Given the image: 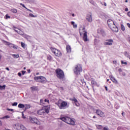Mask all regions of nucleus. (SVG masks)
I'll return each instance as SVG.
<instances>
[{"label": "nucleus", "mask_w": 130, "mask_h": 130, "mask_svg": "<svg viewBox=\"0 0 130 130\" xmlns=\"http://www.w3.org/2000/svg\"><path fill=\"white\" fill-rule=\"evenodd\" d=\"M118 72H119L120 73H121V72H122V69H118Z\"/></svg>", "instance_id": "52"}, {"label": "nucleus", "mask_w": 130, "mask_h": 130, "mask_svg": "<svg viewBox=\"0 0 130 130\" xmlns=\"http://www.w3.org/2000/svg\"><path fill=\"white\" fill-rule=\"evenodd\" d=\"M82 71V66L80 64L76 65L74 69V72L75 75H80Z\"/></svg>", "instance_id": "7"}, {"label": "nucleus", "mask_w": 130, "mask_h": 130, "mask_svg": "<svg viewBox=\"0 0 130 130\" xmlns=\"http://www.w3.org/2000/svg\"><path fill=\"white\" fill-rule=\"evenodd\" d=\"M111 30L113 31V32H118V28H117L115 24H114L112 26L110 27Z\"/></svg>", "instance_id": "18"}, {"label": "nucleus", "mask_w": 130, "mask_h": 130, "mask_svg": "<svg viewBox=\"0 0 130 130\" xmlns=\"http://www.w3.org/2000/svg\"><path fill=\"white\" fill-rule=\"evenodd\" d=\"M61 120H62L66 123H68V124H71L72 125H74L75 124V121L72 119V118L69 117H61L60 118Z\"/></svg>", "instance_id": "4"}, {"label": "nucleus", "mask_w": 130, "mask_h": 130, "mask_svg": "<svg viewBox=\"0 0 130 130\" xmlns=\"http://www.w3.org/2000/svg\"><path fill=\"white\" fill-rule=\"evenodd\" d=\"M48 99H49L50 100H52V94H49Z\"/></svg>", "instance_id": "37"}, {"label": "nucleus", "mask_w": 130, "mask_h": 130, "mask_svg": "<svg viewBox=\"0 0 130 130\" xmlns=\"http://www.w3.org/2000/svg\"><path fill=\"white\" fill-rule=\"evenodd\" d=\"M21 47H23V48H26V44H25V43L21 42Z\"/></svg>", "instance_id": "35"}, {"label": "nucleus", "mask_w": 130, "mask_h": 130, "mask_svg": "<svg viewBox=\"0 0 130 130\" xmlns=\"http://www.w3.org/2000/svg\"><path fill=\"white\" fill-rule=\"evenodd\" d=\"M115 24H114V22L111 19H109L108 20V25L109 26V27L110 28L111 27H112L113 26V25H115Z\"/></svg>", "instance_id": "17"}, {"label": "nucleus", "mask_w": 130, "mask_h": 130, "mask_svg": "<svg viewBox=\"0 0 130 130\" xmlns=\"http://www.w3.org/2000/svg\"><path fill=\"white\" fill-rule=\"evenodd\" d=\"M71 24L72 25H73V28H77L78 25L75 23V22L72 21Z\"/></svg>", "instance_id": "26"}, {"label": "nucleus", "mask_w": 130, "mask_h": 130, "mask_svg": "<svg viewBox=\"0 0 130 130\" xmlns=\"http://www.w3.org/2000/svg\"><path fill=\"white\" fill-rule=\"evenodd\" d=\"M18 108H25V105L23 104H19L18 106Z\"/></svg>", "instance_id": "25"}, {"label": "nucleus", "mask_w": 130, "mask_h": 130, "mask_svg": "<svg viewBox=\"0 0 130 130\" xmlns=\"http://www.w3.org/2000/svg\"><path fill=\"white\" fill-rule=\"evenodd\" d=\"M104 45L111 46L113 44V40L112 39L107 40L106 42L104 43Z\"/></svg>", "instance_id": "13"}, {"label": "nucleus", "mask_w": 130, "mask_h": 130, "mask_svg": "<svg viewBox=\"0 0 130 130\" xmlns=\"http://www.w3.org/2000/svg\"><path fill=\"white\" fill-rule=\"evenodd\" d=\"M92 5L93 6H97V4H96V3H95V2H94L93 1H92Z\"/></svg>", "instance_id": "44"}, {"label": "nucleus", "mask_w": 130, "mask_h": 130, "mask_svg": "<svg viewBox=\"0 0 130 130\" xmlns=\"http://www.w3.org/2000/svg\"><path fill=\"white\" fill-rule=\"evenodd\" d=\"M55 72L57 78H58V79L62 80H64V73H63V71H62V70L58 69L56 70Z\"/></svg>", "instance_id": "3"}, {"label": "nucleus", "mask_w": 130, "mask_h": 130, "mask_svg": "<svg viewBox=\"0 0 130 130\" xmlns=\"http://www.w3.org/2000/svg\"><path fill=\"white\" fill-rule=\"evenodd\" d=\"M29 17H31V18H36L37 17V15H34L33 14L30 13L29 14Z\"/></svg>", "instance_id": "34"}, {"label": "nucleus", "mask_w": 130, "mask_h": 130, "mask_svg": "<svg viewBox=\"0 0 130 130\" xmlns=\"http://www.w3.org/2000/svg\"><path fill=\"white\" fill-rule=\"evenodd\" d=\"M31 89L32 91H36V90H37L38 88L36 86H32L31 87Z\"/></svg>", "instance_id": "33"}, {"label": "nucleus", "mask_w": 130, "mask_h": 130, "mask_svg": "<svg viewBox=\"0 0 130 130\" xmlns=\"http://www.w3.org/2000/svg\"><path fill=\"white\" fill-rule=\"evenodd\" d=\"M122 76H123L124 77H125V73L123 72V73H122Z\"/></svg>", "instance_id": "54"}, {"label": "nucleus", "mask_w": 130, "mask_h": 130, "mask_svg": "<svg viewBox=\"0 0 130 130\" xmlns=\"http://www.w3.org/2000/svg\"><path fill=\"white\" fill-rule=\"evenodd\" d=\"M127 16H128V17H130V12H128L127 13Z\"/></svg>", "instance_id": "55"}, {"label": "nucleus", "mask_w": 130, "mask_h": 130, "mask_svg": "<svg viewBox=\"0 0 130 130\" xmlns=\"http://www.w3.org/2000/svg\"><path fill=\"white\" fill-rule=\"evenodd\" d=\"M29 121L31 122V123H36V124H40V122H39L38 119L36 118V117H29Z\"/></svg>", "instance_id": "9"}, {"label": "nucleus", "mask_w": 130, "mask_h": 130, "mask_svg": "<svg viewBox=\"0 0 130 130\" xmlns=\"http://www.w3.org/2000/svg\"><path fill=\"white\" fill-rule=\"evenodd\" d=\"M20 6H22V7H23V8H24L25 9H27V8L25 6V5L23 4H20Z\"/></svg>", "instance_id": "45"}, {"label": "nucleus", "mask_w": 130, "mask_h": 130, "mask_svg": "<svg viewBox=\"0 0 130 130\" xmlns=\"http://www.w3.org/2000/svg\"><path fill=\"white\" fill-rule=\"evenodd\" d=\"M5 44L6 45H8L10 48H14V49H17V47L15 46V45L13 44L12 43L8 42H5Z\"/></svg>", "instance_id": "14"}, {"label": "nucleus", "mask_w": 130, "mask_h": 130, "mask_svg": "<svg viewBox=\"0 0 130 130\" xmlns=\"http://www.w3.org/2000/svg\"><path fill=\"white\" fill-rule=\"evenodd\" d=\"M97 128H98V129L99 130H102L103 129V126L102 125H98L96 126Z\"/></svg>", "instance_id": "28"}, {"label": "nucleus", "mask_w": 130, "mask_h": 130, "mask_svg": "<svg viewBox=\"0 0 130 130\" xmlns=\"http://www.w3.org/2000/svg\"><path fill=\"white\" fill-rule=\"evenodd\" d=\"M86 20L88 21V22H91L93 21V19L92 18V14L90 13V14L87 15Z\"/></svg>", "instance_id": "15"}, {"label": "nucleus", "mask_w": 130, "mask_h": 130, "mask_svg": "<svg viewBox=\"0 0 130 130\" xmlns=\"http://www.w3.org/2000/svg\"><path fill=\"white\" fill-rule=\"evenodd\" d=\"M90 81L91 82V85H97V82H96V81L94 80H93V78H91Z\"/></svg>", "instance_id": "27"}, {"label": "nucleus", "mask_w": 130, "mask_h": 130, "mask_svg": "<svg viewBox=\"0 0 130 130\" xmlns=\"http://www.w3.org/2000/svg\"><path fill=\"white\" fill-rule=\"evenodd\" d=\"M96 113L101 117H104L105 116V114H104V113H103V112H102V111H101L100 109L96 110Z\"/></svg>", "instance_id": "12"}, {"label": "nucleus", "mask_w": 130, "mask_h": 130, "mask_svg": "<svg viewBox=\"0 0 130 130\" xmlns=\"http://www.w3.org/2000/svg\"><path fill=\"white\" fill-rule=\"evenodd\" d=\"M17 105H18V103H17V102H14L12 104V106H17Z\"/></svg>", "instance_id": "41"}, {"label": "nucleus", "mask_w": 130, "mask_h": 130, "mask_svg": "<svg viewBox=\"0 0 130 130\" xmlns=\"http://www.w3.org/2000/svg\"><path fill=\"white\" fill-rule=\"evenodd\" d=\"M6 89V85H4L2 86L0 85V90H5Z\"/></svg>", "instance_id": "31"}, {"label": "nucleus", "mask_w": 130, "mask_h": 130, "mask_svg": "<svg viewBox=\"0 0 130 130\" xmlns=\"http://www.w3.org/2000/svg\"><path fill=\"white\" fill-rule=\"evenodd\" d=\"M47 59H48L49 60H51V59H52V57H51V56H48Z\"/></svg>", "instance_id": "39"}, {"label": "nucleus", "mask_w": 130, "mask_h": 130, "mask_svg": "<svg viewBox=\"0 0 130 130\" xmlns=\"http://www.w3.org/2000/svg\"><path fill=\"white\" fill-rule=\"evenodd\" d=\"M121 30H122V31H124V30H125V27H124V25L123 24L121 25Z\"/></svg>", "instance_id": "36"}, {"label": "nucleus", "mask_w": 130, "mask_h": 130, "mask_svg": "<svg viewBox=\"0 0 130 130\" xmlns=\"http://www.w3.org/2000/svg\"><path fill=\"white\" fill-rule=\"evenodd\" d=\"M121 63L122 64H125V65L127 64V62H124L123 60H121Z\"/></svg>", "instance_id": "40"}, {"label": "nucleus", "mask_w": 130, "mask_h": 130, "mask_svg": "<svg viewBox=\"0 0 130 130\" xmlns=\"http://www.w3.org/2000/svg\"><path fill=\"white\" fill-rule=\"evenodd\" d=\"M13 29L14 30V31H15V32H17V33H18V34H19V35H21V36H22V37H24V38H27V37H28V36H27V35L24 34V31L21 30V29L13 26Z\"/></svg>", "instance_id": "6"}, {"label": "nucleus", "mask_w": 130, "mask_h": 130, "mask_svg": "<svg viewBox=\"0 0 130 130\" xmlns=\"http://www.w3.org/2000/svg\"><path fill=\"white\" fill-rule=\"evenodd\" d=\"M11 18V16H9V15L7 14L6 15V19H10Z\"/></svg>", "instance_id": "42"}, {"label": "nucleus", "mask_w": 130, "mask_h": 130, "mask_svg": "<svg viewBox=\"0 0 130 130\" xmlns=\"http://www.w3.org/2000/svg\"><path fill=\"white\" fill-rule=\"evenodd\" d=\"M6 70H7V71H10V69H9V68H6Z\"/></svg>", "instance_id": "60"}, {"label": "nucleus", "mask_w": 130, "mask_h": 130, "mask_svg": "<svg viewBox=\"0 0 130 130\" xmlns=\"http://www.w3.org/2000/svg\"><path fill=\"white\" fill-rule=\"evenodd\" d=\"M85 78L86 80H87V81H90L91 79H92L91 78V77L88 76V75H85Z\"/></svg>", "instance_id": "29"}, {"label": "nucleus", "mask_w": 130, "mask_h": 130, "mask_svg": "<svg viewBox=\"0 0 130 130\" xmlns=\"http://www.w3.org/2000/svg\"><path fill=\"white\" fill-rule=\"evenodd\" d=\"M50 109V106H48L45 107V109H44L45 111V113H49V110Z\"/></svg>", "instance_id": "20"}, {"label": "nucleus", "mask_w": 130, "mask_h": 130, "mask_svg": "<svg viewBox=\"0 0 130 130\" xmlns=\"http://www.w3.org/2000/svg\"><path fill=\"white\" fill-rule=\"evenodd\" d=\"M26 9H27V11H29V12H31V13H33V11H32V10H30L28 8H27Z\"/></svg>", "instance_id": "53"}, {"label": "nucleus", "mask_w": 130, "mask_h": 130, "mask_svg": "<svg viewBox=\"0 0 130 130\" xmlns=\"http://www.w3.org/2000/svg\"><path fill=\"white\" fill-rule=\"evenodd\" d=\"M107 82H109V83H111V82H109V79H107Z\"/></svg>", "instance_id": "62"}, {"label": "nucleus", "mask_w": 130, "mask_h": 130, "mask_svg": "<svg viewBox=\"0 0 130 130\" xmlns=\"http://www.w3.org/2000/svg\"><path fill=\"white\" fill-rule=\"evenodd\" d=\"M104 5L105 7L107 6V5L106 4V3H104Z\"/></svg>", "instance_id": "59"}, {"label": "nucleus", "mask_w": 130, "mask_h": 130, "mask_svg": "<svg viewBox=\"0 0 130 130\" xmlns=\"http://www.w3.org/2000/svg\"><path fill=\"white\" fill-rule=\"evenodd\" d=\"M67 51L68 52V53H71L72 52V48L71 47V46L67 45L66 47Z\"/></svg>", "instance_id": "21"}, {"label": "nucleus", "mask_w": 130, "mask_h": 130, "mask_svg": "<svg viewBox=\"0 0 130 130\" xmlns=\"http://www.w3.org/2000/svg\"><path fill=\"white\" fill-rule=\"evenodd\" d=\"M40 102H41V105H44L45 103H47L48 104H49V100L48 99H45L44 100H41Z\"/></svg>", "instance_id": "16"}, {"label": "nucleus", "mask_w": 130, "mask_h": 130, "mask_svg": "<svg viewBox=\"0 0 130 130\" xmlns=\"http://www.w3.org/2000/svg\"><path fill=\"white\" fill-rule=\"evenodd\" d=\"M25 2H27L28 3H31L33 2V0H25Z\"/></svg>", "instance_id": "47"}, {"label": "nucleus", "mask_w": 130, "mask_h": 130, "mask_svg": "<svg viewBox=\"0 0 130 130\" xmlns=\"http://www.w3.org/2000/svg\"><path fill=\"white\" fill-rule=\"evenodd\" d=\"M15 128L17 130H26V127L20 124H15Z\"/></svg>", "instance_id": "10"}, {"label": "nucleus", "mask_w": 130, "mask_h": 130, "mask_svg": "<svg viewBox=\"0 0 130 130\" xmlns=\"http://www.w3.org/2000/svg\"><path fill=\"white\" fill-rule=\"evenodd\" d=\"M34 80L36 82H39V83H42V84H45L47 82L46 78L43 76H38L34 77Z\"/></svg>", "instance_id": "5"}, {"label": "nucleus", "mask_w": 130, "mask_h": 130, "mask_svg": "<svg viewBox=\"0 0 130 130\" xmlns=\"http://www.w3.org/2000/svg\"><path fill=\"white\" fill-rule=\"evenodd\" d=\"M12 56L14 58H18L19 54H12Z\"/></svg>", "instance_id": "32"}, {"label": "nucleus", "mask_w": 130, "mask_h": 130, "mask_svg": "<svg viewBox=\"0 0 130 130\" xmlns=\"http://www.w3.org/2000/svg\"><path fill=\"white\" fill-rule=\"evenodd\" d=\"M79 33L80 34V36H82L83 34V40L85 42L88 41V36L87 35V31H86V28L85 27H80L79 29Z\"/></svg>", "instance_id": "2"}, {"label": "nucleus", "mask_w": 130, "mask_h": 130, "mask_svg": "<svg viewBox=\"0 0 130 130\" xmlns=\"http://www.w3.org/2000/svg\"><path fill=\"white\" fill-rule=\"evenodd\" d=\"M0 125H3V122L0 120Z\"/></svg>", "instance_id": "58"}, {"label": "nucleus", "mask_w": 130, "mask_h": 130, "mask_svg": "<svg viewBox=\"0 0 130 130\" xmlns=\"http://www.w3.org/2000/svg\"><path fill=\"white\" fill-rule=\"evenodd\" d=\"M72 17H75V14L73 13V14H72Z\"/></svg>", "instance_id": "61"}, {"label": "nucleus", "mask_w": 130, "mask_h": 130, "mask_svg": "<svg viewBox=\"0 0 130 130\" xmlns=\"http://www.w3.org/2000/svg\"><path fill=\"white\" fill-rule=\"evenodd\" d=\"M70 100L72 101L73 103H74V104H75V105L77 107L80 106V103H79V101H78V100H77L76 98H74L73 99H70Z\"/></svg>", "instance_id": "11"}, {"label": "nucleus", "mask_w": 130, "mask_h": 130, "mask_svg": "<svg viewBox=\"0 0 130 130\" xmlns=\"http://www.w3.org/2000/svg\"><path fill=\"white\" fill-rule=\"evenodd\" d=\"M99 41L98 40H97L96 39H94V45H96L97 44V43H98Z\"/></svg>", "instance_id": "38"}, {"label": "nucleus", "mask_w": 130, "mask_h": 130, "mask_svg": "<svg viewBox=\"0 0 130 130\" xmlns=\"http://www.w3.org/2000/svg\"><path fill=\"white\" fill-rule=\"evenodd\" d=\"M12 13H14L15 14H16V13H18V10L17 9H12L11 10Z\"/></svg>", "instance_id": "30"}, {"label": "nucleus", "mask_w": 130, "mask_h": 130, "mask_svg": "<svg viewBox=\"0 0 130 130\" xmlns=\"http://www.w3.org/2000/svg\"><path fill=\"white\" fill-rule=\"evenodd\" d=\"M22 116L23 118H26V117L24 116V112H22Z\"/></svg>", "instance_id": "50"}, {"label": "nucleus", "mask_w": 130, "mask_h": 130, "mask_svg": "<svg viewBox=\"0 0 130 130\" xmlns=\"http://www.w3.org/2000/svg\"><path fill=\"white\" fill-rule=\"evenodd\" d=\"M125 12H127L128 11V8H125Z\"/></svg>", "instance_id": "56"}, {"label": "nucleus", "mask_w": 130, "mask_h": 130, "mask_svg": "<svg viewBox=\"0 0 130 130\" xmlns=\"http://www.w3.org/2000/svg\"><path fill=\"white\" fill-rule=\"evenodd\" d=\"M113 63H116V61H113Z\"/></svg>", "instance_id": "63"}, {"label": "nucleus", "mask_w": 130, "mask_h": 130, "mask_svg": "<svg viewBox=\"0 0 130 130\" xmlns=\"http://www.w3.org/2000/svg\"><path fill=\"white\" fill-rule=\"evenodd\" d=\"M51 50L56 56H60V55H61V53L60 52V51L54 48H51Z\"/></svg>", "instance_id": "8"}, {"label": "nucleus", "mask_w": 130, "mask_h": 130, "mask_svg": "<svg viewBox=\"0 0 130 130\" xmlns=\"http://www.w3.org/2000/svg\"><path fill=\"white\" fill-rule=\"evenodd\" d=\"M18 75L19 77H22V74L21 73V72H19L18 73Z\"/></svg>", "instance_id": "49"}, {"label": "nucleus", "mask_w": 130, "mask_h": 130, "mask_svg": "<svg viewBox=\"0 0 130 130\" xmlns=\"http://www.w3.org/2000/svg\"><path fill=\"white\" fill-rule=\"evenodd\" d=\"M37 113L40 115H43V114H44V113H45V111L44 110V109H42L41 110H38L37 111Z\"/></svg>", "instance_id": "19"}, {"label": "nucleus", "mask_w": 130, "mask_h": 130, "mask_svg": "<svg viewBox=\"0 0 130 130\" xmlns=\"http://www.w3.org/2000/svg\"><path fill=\"white\" fill-rule=\"evenodd\" d=\"M36 75H37V76H38V75H39V73H37Z\"/></svg>", "instance_id": "64"}, {"label": "nucleus", "mask_w": 130, "mask_h": 130, "mask_svg": "<svg viewBox=\"0 0 130 130\" xmlns=\"http://www.w3.org/2000/svg\"><path fill=\"white\" fill-rule=\"evenodd\" d=\"M103 129V130H109L108 127H107V126L104 127Z\"/></svg>", "instance_id": "48"}, {"label": "nucleus", "mask_w": 130, "mask_h": 130, "mask_svg": "<svg viewBox=\"0 0 130 130\" xmlns=\"http://www.w3.org/2000/svg\"><path fill=\"white\" fill-rule=\"evenodd\" d=\"M110 78L111 80V81H112L114 83V84H118V82L117 80H116V79L113 77L112 76H110Z\"/></svg>", "instance_id": "22"}, {"label": "nucleus", "mask_w": 130, "mask_h": 130, "mask_svg": "<svg viewBox=\"0 0 130 130\" xmlns=\"http://www.w3.org/2000/svg\"><path fill=\"white\" fill-rule=\"evenodd\" d=\"M24 106H25L24 108L25 110H27V109H29L31 108V106L29 104H25Z\"/></svg>", "instance_id": "24"}, {"label": "nucleus", "mask_w": 130, "mask_h": 130, "mask_svg": "<svg viewBox=\"0 0 130 130\" xmlns=\"http://www.w3.org/2000/svg\"><path fill=\"white\" fill-rule=\"evenodd\" d=\"M7 110L8 111H14V110L12 109H7Z\"/></svg>", "instance_id": "51"}, {"label": "nucleus", "mask_w": 130, "mask_h": 130, "mask_svg": "<svg viewBox=\"0 0 130 130\" xmlns=\"http://www.w3.org/2000/svg\"><path fill=\"white\" fill-rule=\"evenodd\" d=\"M97 31L99 34H102V35L104 34V30L101 28H99Z\"/></svg>", "instance_id": "23"}, {"label": "nucleus", "mask_w": 130, "mask_h": 130, "mask_svg": "<svg viewBox=\"0 0 130 130\" xmlns=\"http://www.w3.org/2000/svg\"><path fill=\"white\" fill-rule=\"evenodd\" d=\"M55 104L58 106L59 109H66L69 107L68 103L66 101H62L61 100H59Z\"/></svg>", "instance_id": "1"}, {"label": "nucleus", "mask_w": 130, "mask_h": 130, "mask_svg": "<svg viewBox=\"0 0 130 130\" xmlns=\"http://www.w3.org/2000/svg\"><path fill=\"white\" fill-rule=\"evenodd\" d=\"M3 118V119H5V118L8 119V118H10V117L9 115H7V116H4Z\"/></svg>", "instance_id": "43"}, {"label": "nucleus", "mask_w": 130, "mask_h": 130, "mask_svg": "<svg viewBox=\"0 0 130 130\" xmlns=\"http://www.w3.org/2000/svg\"><path fill=\"white\" fill-rule=\"evenodd\" d=\"M105 88L106 91H108V88H107V86H105Z\"/></svg>", "instance_id": "57"}, {"label": "nucleus", "mask_w": 130, "mask_h": 130, "mask_svg": "<svg viewBox=\"0 0 130 130\" xmlns=\"http://www.w3.org/2000/svg\"><path fill=\"white\" fill-rule=\"evenodd\" d=\"M21 73H22V75H23V76H24V74H26V71H21Z\"/></svg>", "instance_id": "46"}]
</instances>
